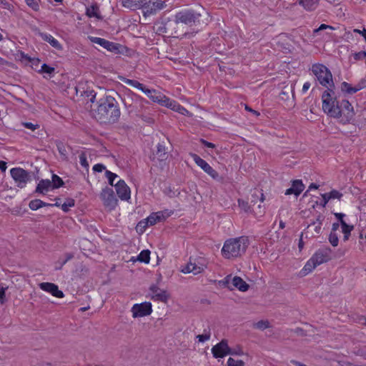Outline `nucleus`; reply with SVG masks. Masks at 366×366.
I'll list each match as a JSON object with an SVG mask.
<instances>
[{
  "label": "nucleus",
  "instance_id": "f257e3e1",
  "mask_svg": "<svg viewBox=\"0 0 366 366\" xmlns=\"http://www.w3.org/2000/svg\"><path fill=\"white\" fill-rule=\"evenodd\" d=\"M322 111L329 117L338 119L344 124L350 122L355 117V110L347 99L338 101L335 87L325 90L321 96Z\"/></svg>",
  "mask_w": 366,
  "mask_h": 366
},
{
  "label": "nucleus",
  "instance_id": "f03ea898",
  "mask_svg": "<svg viewBox=\"0 0 366 366\" xmlns=\"http://www.w3.org/2000/svg\"><path fill=\"white\" fill-rule=\"evenodd\" d=\"M247 245L246 237L230 238L224 242L221 252L226 259L236 258L244 253Z\"/></svg>",
  "mask_w": 366,
  "mask_h": 366
},
{
  "label": "nucleus",
  "instance_id": "7ed1b4c3",
  "mask_svg": "<svg viewBox=\"0 0 366 366\" xmlns=\"http://www.w3.org/2000/svg\"><path fill=\"white\" fill-rule=\"evenodd\" d=\"M332 249L330 247L318 249L307 261L300 270L301 276H306L311 273L317 266L331 259Z\"/></svg>",
  "mask_w": 366,
  "mask_h": 366
},
{
  "label": "nucleus",
  "instance_id": "20e7f679",
  "mask_svg": "<svg viewBox=\"0 0 366 366\" xmlns=\"http://www.w3.org/2000/svg\"><path fill=\"white\" fill-rule=\"evenodd\" d=\"M144 94H145L152 102H156L162 107L171 109L172 110L182 114L188 113V111L176 101L168 98L164 94L155 89H147L146 91H144Z\"/></svg>",
  "mask_w": 366,
  "mask_h": 366
},
{
  "label": "nucleus",
  "instance_id": "39448f33",
  "mask_svg": "<svg viewBox=\"0 0 366 366\" xmlns=\"http://www.w3.org/2000/svg\"><path fill=\"white\" fill-rule=\"evenodd\" d=\"M312 71L322 86L327 89L335 87L332 74L326 66L315 64L312 66Z\"/></svg>",
  "mask_w": 366,
  "mask_h": 366
},
{
  "label": "nucleus",
  "instance_id": "423d86ee",
  "mask_svg": "<svg viewBox=\"0 0 366 366\" xmlns=\"http://www.w3.org/2000/svg\"><path fill=\"white\" fill-rule=\"evenodd\" d=\"M220 287L227 288L229 290L235 289L240 292H246L248 290L249 286L241 277L237 276L227 275L224 279L219 280L217 282Z\"/></svg>",
  "mask_w": 366,
  "mask_h": 366
},
{
  "label": "nucleus",
  "instance_id": "0eeeda50",
  "mask_svg": "<svg viewBox=\"0 0 366 366\" xmlns=\"http://www.w3.org/2000/svg\"><path fill=\"white\" fill-rule=\"evenodd\" d=\"M167 6L163 0H147L142 4L141 9L144 16H150L157 14Z\"/></svg>",
  "mask_w": 366,
  "mask_h": 366
},
{
  "label": "nucleus",
  "instance_id": "6e6552de",
  "mask_svg": "<svg viewBox=\"0 0 366 366\" xmlns=\"http://www.w3.org/2000/svg\"><path fill=\"white\" fill-rule=\"evenodd\" d=\"M10 174L16 185L19 188H24L31 180L29 172L20 167L10 169Z\"/></svg>",
  "mask_w": 366,
  "mask_h": 366
},
{
  "label": "nucleus",
  "instance_id": "1a4fd4ad",
  "mask_svg": "<svg viewBox=\"0 0 366 366\" xmlns=\"http://www.w3.org/2000/svg\"><path fill=\"white\" fill-rule=\"evenodd\" d=\"M200 14L191 11V10H182L176 14L174 17V21L176 24H184L187 25L195 24L198 21Z\"/></svg>",
  "mask_w": 366,
  "mask_h": 366
},
{
  "label": "nucleus",
  "instance_id": "9d476101",
  "mask_svg": "<svg viewBox=\"0 0 366 366\" xmlns=\"http://www.w3.org/2000/svg\"><path fill=\"white\" fill-rule=\"evenodd\" d=\"M131 312L134 318L148 316L152 312V305L149 302L134 304L131 309Z\"/></svg>",
  "mask_w": 366,
  "mask_h": 366
},
{
  "label": "nucleus",
  "instance_id": "9b49d317",
  "mask_svg": "<svg viewBox=\"0 0 366 366\" xmlns=\"http://www.w3.org/2000/svg\"><path fill=\"white\" fill-rule=\"evenodd\" d=\"M89 39L92 43L100 45L109 51L115 54H119L122 51V46L119 44H116L104 39L96 36H89Z\"/></svg>",
  "mask_w": 366,
  "mask_h": 366
},
{
  "label": "nucleus",
  "instance_id": "f8f14e48",
  "mask_svg": "<svg viewBox=\"0 0 366 366\" xmlns=\"http://www.w3.org/2000/svg\"><path fill=\"white\" fill-rule=\"evenodd\" d=\"M114 187L117 194L121 200L129 202L131 199V189L124 180L119 179L115 183Z\"/></svg>",
  "mask_w": 366,
  "mask_h": 366
},
{
  "label": "nucleus",
  "instance_id": "ddd939ff",
  "mask_svg": "<svg viewBox=\"0 0 366 366\" xmlns=\"http://www.w3.org/2000/svg\"><path fill=\"white\" fill-rule=\"evenodd\" d=\"M100 198L105 207L110 209H114L117 204V199L112 189L106 187L100 193Z\"/></svg>",
  "mask_w": 366,
  "mask_h": 366
},
{
  "label": "nucleus",
  "instance_id": "4468645a",
  "mask_svg": "<svg viewBox=\"0 0 366 366\" xmlns=\"http://www.w3.org/2000/svg\"><path fill=\"white\" fill-rule=\"evenodd\" d=\"M191 157L196 164L212 178L217 179L218 177V173L206 161L196 154H191Z\"/></svg>",
  "mask_w": 366,
  "mask_h": 366
},
{
  "label": "nucleus",
  "instance_id": "2eb2a0df",
  "mask_svg": "<svg viewBox=\"0 0 366 366\" xmlns=\"http://www.w3.org/2000/svg\"><path fill=\"white\" fill-rule=\"evenodd\" d=\"M149 295L152 300L163 302H167L169 297V295L166 290H162L154 285L149 287Z\"/></svg>",
  "mask_w": 366,
  "mask_h": 366
},
{
  "label": "nucleus",
  "instance_id": "dca6fc26",
  "mask_svg": "<svg viewBox=\"0 0 366 366\" xmlns=\"http://www.w3.org/2000/svg\"><path fill=\"white\" fill-rule=\"evenodd\" d=\"M167 216L164 212H157L152 213L146 219L145 222H140L137 227V229H140V227L145 226H152L163 219H165Z\"/></svg>",
  "mask_w": 366,
  "mask_h": 366
},
{
  "label": "nucleus",
  "instance_id": "f3484780",
  "mask_svg": "<svg viewBox=\"0 0 366 366\" xmlns=\"http://www.w3.org/2000/svg\"><path fill=\"white\" fill-rule=\"evenodd\" d=\"M212 352L214 357H224L231 353V350L226 340H222L212 348Z\"/></svg>",
  "mask_w": 366,
  "mask_h": 366
},
{
  "label": "nucleus",
  "instance_id": "a211bd4d",
  "mask_svg": "<svg viewBox=\"0 0 366 366\" xmlns=\"http://www.w3.org/2000/svg\"><path fill=\"white\" fill-rule=\"evenodd\" d=\"M366 87V80L362 79L358 84L352 86L350 84L343 81L340 85V90L344 94H352Z\"/></svg>",
  "mask_w": 366,
  "mask_h": 366
},
{
  "label": "nucleus",
  "instance_id": "6ab92c4d",
  "mask_svg": "<svg viewBox=\"0 0 366 366\" xmlns=\"http://www.w3.org/2000/svg\"><path fill=\"white\" fill-rule=\"evenodd\" d=\"M109 110H110L111 113H112V116L109 119H112L113 121H114L119 117L120 111L114 105V104L113 102V99L107 100V102L101 104L99 107V111H100V112H102V111L109 112Z\"/></svg>",
  "mask_w": 366,
  "mask_h": 366
},
{
  "label": "nucleus",
  "instance_id": "aec40b11",
  "mask_svg": "<svg viewBox=\"0 0 366 366\" xmlns=\"http://www.w3.org/2000/svg\"><path fill=\"white\" fill-rule=\"evenodd\" d=\"M39 287L41 290L51 294L54 297L62 298L64 296L63 292L59 290L58 286L54 283L42 282L39 285Z\"/></svg>",
  "mask_w": 366,
  "mask_h": 366
},
{
  "label": "nucleus",
  "instance_id": "412c9836",
  "mask_svg": "<svg viewBox=\"0 0 366 366\" xmlns=\"http://www.w3.org/2000/svg\"><path fill=\"white\" fill-rule=\"evenodd\" d=\"M305 185L301 180L297 179L292 182V187L287 189L285 192L286 195L295 194L296 197L299 196L304 190Z\"/></svg>",
  "mask_w": 366,
  "mask_h": 366
},
{
  "label": "nucleus",
  "instance_id": "4be33fe9",
  "mask_svg": "<svg viewBox=\"0 0 366 366\" xmlns=\"http://www.w3.org/2000/svg\"><path fill=\"white\" fill-rule=\"evenodd\" d=\"M39 36L44 41L48 42L52 47L55 48L56 49L59 51H61L63 49V46L59 43V41L50 34L40 32Z\"/></svg>",
  "mask_w": 366,
  "mask_h": 366
},
{
  "label": "nucleus",
  "instance_id": "5701e85b",
  "mask_svg": "<svg viewBox=\"0 0 366 366\" xmlns=\"http://www.w3.org/2000/svg\"><path fill=\"white\" fill-rule=\"evenodd\" d=\"M323 219H324V217L322 215H319L317 217L316 221H315L312 224H311L308 226V227H307L308 230L307 231V233H309L310 230L313 229L315 232L314 233L312 232V235L315 236V235L319 234L322 229Z\"/></svg>",
  "mask_w": 366,
  "mask_h": 366
},
{
  "label": "nucleus",
  "instance_id": "b1692460",
  "mask_svg": "<svg viewBox=\"0 0 366 366\" xmlns=\"http://www.w3.org/2000/svg\"><path fill=\"white\" fill-rule=\"evenodd\" d=\"M51 190H53V187L49 179H41L36 188V192L41 194H46Z\"/></svg>",
  "mask_w": 366,
  "mask_h": 366
},
{
  "label": "nucleus",
  "instance_id": "393cba45",
  "mask_svg": "<svg viewBox=\"0 0 366 366\" xmlns=\"http://www.w3.org/2000/svg\"><path fill=\"white\" fill-rule=\"evenodd\" d=\"M320 0H298V3L306 11H312L317 9Z\"/></svg>",
  "mask_w": 366,
  "mask_h": 366
},
{
  "label": "nucleus",
  "instance_id": "a878e982",
  "mask_svg": "<svg viewBox=\"0 0 366 366\" xmlns=\"http://www.w3.org/2000/svg\"><path fill=\"white\" fill-rule=\"evenodd\" d=\"M119 79L124 83L142 91L143 93H144V91H146L148 89L145 86H144L142 84H141L140 82H139L136 80L129 79H127L122 76H119Z\"/></svg>",
  "mask_w": 366,
  "mask_h": 366
},
{
  "label": "nucleus",
  "instance_id": "bb28decb",
  "mask_svg": "<svg viewBox=\"0 0 366 366\" xmlns=\"http://www.w3.org/2000/svg\"><path fill=\"white\" fill-rule=\"evenodd\" d=\"M341 231L344 234L343 239L344 241H347L349 239L350 233L353 229V226L347 224L345 222H342V224H340Z\"/></svg>",
  "mask_w": 366,
  "mask_h": 366
},
{
  "label": "nucleus",
  "instance_id": "cd10ccee",
  "mask_svg": "<svg viewBox=\"0 0 366 366\" xmlns=\"http://www.w3.org/2000/svg\"><path fill=\"white\" fill-rule=\"evenodd\" d=\"M211 330L209 328L204 329L203 333L196 336L197 342L199 343H204L210 340Z\"/></svg>",
  "mask_w": 366,
  "mask_h": 366
},
{
  "label": "nucleus",
  "instance_id": "c85d7f7f",
  "mask_svg": "<svg viewBox=\"0 0 366 366\" xmlns=\"http://www.w3.org/2000/svg\"><path fill=\"white\" fill-rule=\"evenodd\" d=\"M86 13L90 18L100 19L99 8L96 5H92L88 7Z\"/></svg>",
  "mask_w": 366,
  "mask_h": 366
},
{
  "label": "nucleus",
  "instance_id": "c756f323",
  "mask_svg": "<svg viewBox=\"0 0 366 366\" xmlns=\"http://www.w3.org/2000/svg\"><path fill=\"white\" fill-rule=\"evenodd\" d=\"M138 261L148 264L150 260V252L148 249L142 250L137 257Z\"/></svg>",
  "mask_w": 366,
  "mask_h": 366
},
{
  "label": "nucleus",
  "instance_id": "7c9ffc66",
  "mask_svg": "<svg viewBox=\"0 0 366 366\" xmlns=\"http://www.w3.org/2000/svg\"><path fill=\"white\" fill-rule=\"evenodd\" d=\"M46 205V204L45 202L37 199L31 200L29 202V207L31 210H37L38 209L41 208Z\"/></svg>",
  "mask_w": 366,
  "mask_h": 366
},
{
  "label": "nucleus",
  "instance_id": "2f4dec72",
  "mask_svg": "<svg viewBox=\"0 0 366 366\" xmlns=\"http://www.w3.org/2000/svg\"><path fill=\"white\" fill-rule=\"evenodd\" d=\"M51 182L53 189L59 188L64 184L63 180L56 174L52 175Z\"/></svg>",
  "mask_w": 366,
  "mask_h": 366
},
{
  "label": "nucleus",
  "instance_id": "473e14b6",
  "mask_svg": "<svg viewBox=\"0 0 366 366\" xmlns=\"http://www.w3.org/2000/svg\"><path fill=\"white\" fill-rule=\"evenodd\" d=\"M105 176H106L107 179H108L109 184L114 187L115 184H114V182L116 179L118 178L117 174H116L110 171L107 170L105 172Z\"/></svg>",
  "mask_w": 366,
  "mask_h": 366
},
{
  "label": "nucleus",
  "instance_id": "72a5a7b5",
  "mask_svg": "<svg viewBox=\"0 0 366 366\" xmlns=\"http://www.w3.org/2000/svg\"><path fill=\"white\" fill-rule=\"evenodd\" d=\"M74 206V200L72 199H67L61 205V208L64 212H68L71 207Z\"/></svg>",
  "mask_w": 366,
  "mask_h": 366
},
{
  "label": "nucleus",
  "instance_id": "f704fd0d",
  "mask_svg": "<svg viewBox=\"0 0 366 366\" xmlns=\"http://www.w3.org/2000/svg\"><path fill=\"white\" fill-rule=\"evenodd\" d=\"M26 5L32 10L37 11L39 10V4L37 0H24Z\"/></svg>",
  "mask_w": 366,
  "mask_h": 366
},
{
  "label": "nucleus",
  "instance_id": "c9c22d12",
  "mask_svg": "<svg viewBox=\"0 0 366 366\" xmlns=\"http://www.w3.org/2000/svg\"><path fill=\"white\" fill-rule=\"evenodd\" d=\"M244 363L241 360L229 357L227 360V366H244Z\"/></svg>",
  "mask_w": 366,
  "mask_h": 366
},
{
  "label": "nucleus",
  "instance_id": "e433bc0d",
  "mask_svg": "<svg viewBox=\"0 0 366 366\" xmlns=\"http://www.w3.org/2000/svg\"><path fill=\"white\" fill-rule=\"evenodd\" d=\"M269 327V322L267 320H260L254 323V327L259 330H264Z\"/></svg>",
  "mask_w": 366,
  "mask_h": 366
},
{
  "label": "nucleus",
  "instance_id": "4c0bfd02",
  "mask_svg": "<svg viewBox=\"0 0 366 366\" xmlns=\"http://www.w3.org/2000/svg\"><path fill=\"white\" fill-rule=\"evenodd\" d=\"M205 267L203 264H197L196 263L193 262L192 265V274H198L202 273L204 270Z\"/></svg>",
  "mask_w": 366,
  "mask_h": 366
},
{
  "label": "nucleus",
  "instance_id": "58836bf2",
  "mask_svg": "<svg viewBox=\"0 0 366 366\" xmlns=\"http://www.w3.org/2000/svg\"><path fill=\"white\" fill-rule=\"evenodd\" d=\"M79 163L85 169H88L89 167V163L87 161L86 155L85 153L81 152L79 156Z\"/></svg>",
  "mask_w": 366,
  "mask_h": 366
},
{
  "label": "nucleus",
  "instance_id": "ea45409f",
  "mask_svg": "<svg viewBox=\"0 0 366 366\" xmlns=\"http://www.w3.org/2000/svg\"><path fill=\"white\" fill-rule=\"evenodd\" d=\"M329 242L333 247H337L338 245L339 239L337 235L332 232L329 236Z\"/></svg>",
  "mask_w": 366,
  "mask_h": 366
},
{
  "label": "nucleus",
  "instance_id": "a19ab883",
  "mask_svg": "<svg viewBox=\"0 0 366 366\" xmlns=\"http://www.w3.org/2000/svg\"><path fill=\"white\" fill-rule=\"evenodd\" d=\"M330 199H340L342 194L337 190L332 189L331 192H327Z\"/></svg>",
  "mask_w": 366,
  "mask_h": 366
},
{
  "label": "nucleus",
  "instance_id": "79ce46f5",
  "mask_svg": "<svg viewBox=\"0 0 366 366\" xmlns=\"http://www.w3.org/2000/svg\"><path fill=\"white\" fill-rule=\"evenodd\" d=\"M157 155L161 160H164L167 158V153L165 152V149L163 146L158 145Z\"/></svg>",
  "mask_w": 366,
  "mask_h": 366
},
{
  "label": "nucleus",
  "instance_id": "37998d69",
  "mask_svg": "<svg viewBox=\"0 0 366 366\" xmlns=\"http://www.w3.org/2000/svg\"><path fill=\"white\" fill-rule=\"evenodd\" d=\"M192 265L193 262L191 261L189 262L185 266L181 268V272L184 274L192 273Z\"/></svg>",
  "mask_w": 366,
  "mask_h": 366
},
{
  "label": "nucleus",
  "instance_id": "c03bdc74",
  "mask_svg": "<svg viewBox=\"0 0 366 366\" xmlns=\"http://www.w3.org/2000/svg\"><path fill=\"white\" fill-rule=\"evenodd\" d=\"M54 71V67L49 66L46 64H43L41 65V67L40 69L41 72L46 73V74H51Z\"/></svg>",
  "mask_w": 366,
  "mask_h": 366
},
{
  "label": "nucleus",
  "instance_id": "a18cd8bd",
  "mask_svg": "<svg viewBox=\"0 0 366 366\" xmlns=\"http://www.w3.org/2000/svg\"><path fill=\"white\" fill-rule=\"evenodd\" d=\"M6 289V287H4L3 285H0V302L1 303L4 302Z\"/></svg>",
  "mask_w": 366,
  "mask_h": 366
},
{
  "label": "nucleus",
  "instance_id": "49530a36",
  "mask_svg": "<svg viewBox=\"0 0 366 366\" xmlns=\"http://www.w3.org/2000/svg\"><path fill=\"white\" fill-rule=\"evenodd\" d=\"M330 29V30H334L335 28L332 26H330V25H327V24H321L317 29H315L314 30V33L316 34L322 30H324V29Z\"/></svg>",
  "mask_w": 366,
  "mask_h": 366
},
{
  "label": "nucleus",
  "instance_id": "de8ad7c7",
  "mask_svg": "<svg viewBox=\"0 0 366 366\" xmlns=\"http://www.w3.org/2000/svg\"><path fill=\"white\" fill-rule=\"evenodd\" d=\"M22 124L24 127H26L31 131H34L35 129L39 128L38 124H34L31 122H24Z\"/></svg>",
  "mask_w": 366,
  "mask_h": 366
},
{
  "label": "nucleus",
  "instance_id": "09e8293b",
  "mask_svg": "<svg viewBox=\"0 0 366 366\" xmlns=\"http://www.w3.org/2000/svg\"><path fill=\"white\" fill-rule=\"evenodd\" d=\"M106 168L103 164H97L93 167V169L95 172H101L104 170Z\"/></svg>",
  "mask_w": 366,
  "mask_h": 366
},
{
  "label": "nucleus",
  "instance_id": "8fccbe9b",
  "mask_svg": "<svg viewBox=\"0 0 366 366\" xmlns=\"http://www.w3.org/2000/svg\"><path fill=\"white\" fill-rule=\"evenodd\" d=\"M321 196H322V201H323V206H325L328 203V202L330 200H331L330 198V196H329L328 193L322 194Z\"/></svg>",
  "mask_w": 366,
  "mask_h": 366
},
{
  "label": "nucleus",
  "instance_id": "3c124183",
  "mask_svg": "<svg viewBox=\"0 0 366 366\" xmlns=\"http://www.w3.org/2000/svg\"><path fill=\"white\" fill-rule=\"evenodd\" d=\"M353 57H354V59L356 61L362 59L364 58L363 51L355 53L353 54Z\"/></svg>",
  "mask_w": 366,
  "mask_h": 366
},
{
  "label": "nucleus",
  "instance_id": "603ef678",
  "mask_svg": "<svg viewBox=\"0 0 366 366\" xmlns=\"http://www.w3.org/2000/svg\"><path fill=\"white\" fill-rule=\"evenodd\" d=\"M335 217L338 219V221L340 222V224H342V222H345L343 219V217H345V214L343 213H335Z\"/></svg>",
  "mask_w": 366,
  "mask_h": 366
},
{
  "label": "nucleus",
  "instance_id": "864d4df0",
  "mask_svg": "<svg viewBox=\"0 0 366 366\" xmlns=\"http://www.w3.org/2000/svg\"><path fill=\"white\" fill-rule=\"evenodd\" d=\"M0 6L6 9L10 8V4L6 0H0Z\"/></svg>",
  "mask_w": 366,
  "mask_h": 366
},
{
  "label": "nucleus",
  "instance_id": "5fc2aeb1",
  "mask_svg": "<svg viewBox=\"0 0 366 366\" xmlns=\"http://www.w3.org/2000/svg\"><path fill=\"white\" fill-rule=\"evenodd\" d=\"M7 169L6 162L0 161V170L5 172Z\"/></svg>",
  "mask_w": 366,
  "mask_h": 366
},
{
  "label": "nucleus",
  "instance_id": "6e6d98bb",
  "mask_svg": "<svg viewBox=\"0 0 366 366\" xmlns=\"http://www.w3.org/2000/svg\"><path fill=\"white\" fill-rule=\"evenodd\" d=\"M310 87V83L307 81L303 84L302 91L306 92Z\"/></svg>",
  "mask_w": 366,
  "mask_h": 366
},
{
  "label": "nucleus",
  "instance_id": "4d7b16f0",
  "mask_svg": "<svg viewBox=\"0 0 366 366\" xmlns=\"http://www.w3.org/2000/svg\"><path fill=\"white\" fill-rule=\"evenodd\" d=\"M203 144L208 148H214V144L213 143L207 142V141H202Z\"/></svg>",
  "mask_w": 366,
  "mask_h": 366
},
{
  "label": "nucleus",
  "instance_id": "13d9d810",
  "mask_svg": "<svg viewBox=\"0 0 366 366\" xmlns=\"http://www.w3.org/2000/svg\"><path fill=\"white\" fill-rule=\"evenodd\" d=\"M302 236H303V233H302V234H301V237H300V242L298 244V247H299L300 250H302L304 247V243L302 241Z\"/></svg>",
  "mask_w": 366,
  "mask_h": 366
},
{
  "label": "nucleus",
  "instance_id": "bf43d9fd",
  "mask_svg": "<svg viewBox=\"0 0 366 366\" xmlns=\"http://www.w3.org/2000/svg\"><path fill=\"white\" fill-rule=\"evenodd\" d=\"M239 206L246 210L247 204L242 200H238Z\"/></svg>",
  "mask_w": 366,
  "mask_h": 366
},
{
  "label": "nucleus",
  "instance_id": "052dcab7",
  "mask_svg": "<svg viewBox=\"0 0 366 366\" xmlns=\"http://www.w3.org/2000/svg\"><path fill=\"white\" fill-rule=\"evenodd\" d=\"M340 227V222H338L337 223H334L332 224V230L335 231Z\"/></svg>",
  "mask_w": 366,
  "mask_h": 366
},
{
  "label": "nucleus",
  "instance_id": "680f3d73",
  "mask_svg": "<svg viewBox=\"0 0 366 366\" xmlns=\"http://www.w3.org/2000/svg\"><path fill=\"white\" fill-rule=\"evenodd\" d=\"M319 186L316 184H314V183H312L310 186H309V190H312V189H318Z\"/></svg>",
  "mask_w": 366,
  "mask_h": 366
},
{
  "label": "nucleus",
  "instance_id": "e2e57ef3",
  "mask_svg": "<svg viewBox=\"0 0 366 366\" xmlns=\"http://www.w3.org/2000/svg\"><path fill=\"white\" fill-rule=\"evenodd\" d=\"M72 258V255L67 254L66 258L62 261V264H65L68 260Z\"/></svg>",
  "mask_w": 366,
  "mask_h": 366
},
{
  "label": "nucleus",
  "instance_id": "0e129e2a",
  "mask_svg": "<svg viewBox=\"0 0 366 366\" xmlns=\"http://www.w3.org/2000/svg\"><path fill=\"white\" fill-rule=\"evenodd\" d=\"M291 363L295 365V366H302V363L296 361V360H291Z\"/></svg>",
  "mask_w": 366,
  "mask_h": 366
},
{
  "label": "nucleus",
  "instance_id": "69168bd1",
  "mask_svg": "<svg viewBox=\"0 0 366 366\" xmlns=\"http://www.w3.org/2000/svg\"><path fill=\"white\" fill-rule=\"evenodd\" d=\"M362 36L364 37V39H365V41H366V29H364L362 31Z\"/></svg>",
  "mask_w": 366,
  "mask_h": 366
},
{
  "label": "nucleus",
  "instance_id": "338daca9",
  "mask_svg": "<svg viewBox=\"0 0 366 366\" xmlns=\"http://www.w3.org/2000/svg\"><path fill=\"white\" fill-rule=\"evenodd\" d=\"M362 30H360V29H354V32L355 33H357V34H360L361 35H362Z\"/></svg>",
  "mask_w": 366,
  "mask_h": 366
},
{
  "label": "nucleus",
  "instance_id": "774afa93",
  "mask_svg": "<svg viewBox=\"0 0 366 366\" xmlns=\"http://www.w3.org/2000/svg\"><path fill=\"white\" fill-rule=\"evenodd\" d=\"M51 206H56V207H61V204L59 202H56L55 204H50Z\"/></svg>",
  "mask_w": 366,
  "mask_h": 366
}]
</instances>
